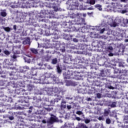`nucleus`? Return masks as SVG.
Segmentation results:
<instances>
[{"label": "nucleus", "mask_w": 128, "mask_h": 128, "mask_svg": "<svg viewBox=\"0 0 128 128\" xmlns=\"http://www.w3.org/2000/svg\"><path fill=\"white\" fill-rule=\"evenodd\" d=\"M107 49L109 50H114V48H112V46H108Z\"/></svg>", "instance_id": "obj_36"}, {"label": "nucleus", "mask_w": 128, "mask_h": 128, "mask_svg": "<svg viewBox=\"0 0 128 128\" xmlns=\"http://www.w3.org/2000/svg\"><path fill=\"white\" fill-rule=\"evenodd\" d=\"M108 88L110 90H114V88L112 86H108Z\"/></svg>", "instance_id": "obj_38"}, {"label": "nucleus", "mask_w": 128, "mask_h": 128, "mask_svg": "<svg viewBox=\"0 0 128 128\" xmlns=\"http://www.w3.org/2000/svg\"><path fill=\"white\" fill-rule=\"evenodd\" d=\"M125 42H128V39L125 40Z\"/></svg>", "instance_id": "obj_52"}, {"label": "nucleus", "mask_w": 128, "mask_h": 128, "mask_svg": "<svg viewBox=\"0 0 128 128\" xmlns=\"http://www.w3.org/2000/svg\"><path fill=\"white\" fill-rule=\"evenodd\" d=\"M126 10H122V14H126Z\"/></svg>", "instance_id": "obj_48"}, {"label": "nucleus", "mask_w": 128, "mask_h": 128, "mask_svg": "<svg viewBox=\"0 0 128 128\" xmlns=\"http://www.w3.org/2000/svg\"><path fill=\"white\" fill-rule=\"evenodd\" d=\"M88 10H94V8L90 7V8H88Z\"/></svg>", "instance_id": "obj_46"}, {"label": "nucleus", "mask_w": 128, "mask_h": 128, "mask_svg": "<svg viewBox=\"0 0 128 128\" xmlns=\"http://www.w3.org/2000/svg\"><path fill=\"white\" fill-rule=\"evenodd\" d=\"M2 52V50L0 49V53Z\"/></svg>", "instance_id": "obj_59"}, {"label": "nucleus", "mask_w": 128, "mask_h": 128, "mask_svg": "<svg viewBox=\"0 0 128 128\" xmlns=\"http://www.w3.org/2000/svg\"><path fill=\"white\" fill-rule=\"evenodd\" d=\"M74 76H78L74 73H71L70 74H67L64 76L65 80H70V78H74Z\"/></svg>", "instance_id": "obj_3"}, {"label": "nucleus", "mask_w": 128, "mask_h": 128, "mask_svg": "<svg viewBox=\"0 0 128 128\" xmlns=\"http://www.w3.org/2000/svg\"><path fill=\"white\" fill-rule=\"evenodd\" d=\"M72 38V35H66V38L67 40H71Z\"/></svg>", "instance_id": "obj_19"}, {"label": "nucleus", "mask_w": 128, "mask_h": 128, "mask_svg": "<svg viewBox=\"0 0 128 128\" xmlns=\"http://www.w3.org/2000/svg\"><path fill=\"white\" fill-rule=\"evenodd\" d=\"M4 54H6V56H8L10 55V52H8V50H5L4 51Z\"/></svg>", "instance_id": "obj_35"}, {"label": "nucleus", "mask_w": 128, "mask_h": 128, "mask_svg": "<svg viewBox=\"0 0 128 128\" xmlns=\"http://www.w3.org/2000/svg\"><path fill=\"white\" fill-rule=\"evenodd\" d=\"M76 114H78V116H80L81 114H82V111H77Z\"/></svg>", "instance_id": "obj_33"}, {"label": "nucleus", "mask_w": 128, "mask_h": 128, "mask_svg": "<svg viewBox=\"0 0 128 128\" xmlns=\"http://www.w3.org/2000/svg\"><path fill=\"white\" fill-rule=\"evenodd\" d=\"M97 96H98V98H100V94H97Z\"/></svg>", "instance_id": "obj_49"}, {"label": "nucleus", "mask_w": 128, "mask_h": 128, "mask_svg": "<svg viewBox=\"0 0 128 128\" xmlns=\"http://www.w3.org/2000/svg\"><path fill=\"white\" fill-rule=\"evenodd\" d=\"M48 114V110H46V108H44L41 111H40V114H44V116H46V114Z\"/></svg>", "instance_id": "obj_11"}, {"label": "nucleus", "mask_w": 128, "mask_h": 128, "mask_svg": "<svg viewBox=\"0 0 128 128\" xmlns=\"http://www.w3.org/2000/svg\"><path fill=\"white\" fill-rule=\"evenodd\" d=\"M40 94H42V93H40Z\"/></svg>", "instance_id": "obj_62"}, {"label": "nucleus", "mask_w": 128, "mask_h": 128, "mask_svg": "<svg viewBox=\"0 0 128 128\" xmlns=\"http://www.w3.org/2000/svg\"><path fill=\"white\" fill-rule=\"evenodd\" d=\"M95 8H98L100 10H102V5H100L99 4H96L95 5Z\"/></svg>", "instance_id": "obj_25"}, {"label": "nucleus", "mask_w": 128, "mask_h": 128, "mask_svg": "<svg viewBox=\"0 0 128 128\" xmlns=\"http://www.w3.org/2000/svg\"><path fill=\"white\" fill-rule=\"evenodd\" d=\"M89 4L92 5L94 4H96V0H90Z\"/></svg>", "instance_id": "obj_24"}, {"label": "nucleus", "mask_w": 128, "mask_h": 128, "mask_svg": "<svg viewBox=\"0 0 128 128\" xmlns=\"http://www.w3.org/2000/svg\"><path fill=\"white\" fill-rule=\"evenodd\" d=\"M57 63H58V59L56 58H55L52 60V64H56Z\"/></svg>", "instance_id": "obj_22"}, {"label": "nucleus", "mask_w": 128, "mask_h": 128, "mask_svg": "<svg viewBox=\"0 0 128 128\" xmlns=\"http://www.w3.org/2000/svg\"><path fill=\"white\" fill-rule=\"evenodd\" d=\"M66 102L64 100H62L60 104V108L62 109V108H66Z\"/></svg>", "instance_id": "obj_7"}, {"label": "nucleus", "mask_w": 128, "mask_h": 128, "mask_svg": "<svg viewBox=\"0 0 128 128\" xmlns=\"http://www.w3.org/2000/svg\"><path fill=\"white\" fill-rule=\"evenodd\" d=\"M9 120H14V116H10L8 117Z\"/></svg>", "instance_id": "obj_37"}, {"label": "nucleus", "mask_w": 128, "mask_h": 128, "mask_svg": "<svg viewBox=\"0 0 128 128\" xmlns=\"http://www.w3.org/2000/svg\"><path fill=\"white\" fill-rule=\"evenodd\" d=\"M57 71L58 74H60V72H62V70L60 67L57 68Z\"/></svg>", "instance_id": "obj_32"}, {"label": "nucleus", "mask_w": 128, "mask_h": 128, "mask_svg": "<svg viewBox=\"0 0 128 128\" xmlns=\"http://www.w3.org/2000/svg\"><path fill=\"white\" fill-rule=\"evenodd\" d=\"M13 28L14 30H16V26L14 25L13 26Z\"/></svg>", "instance_id": "obj_45"}, {"label": "nucleus", "mask_w": 128, "mask_h": 128, "mask_svg": "<svg viewBox=\"0 0 128 128\" xmlns=\"http://www.w3.org/2000/svg\"><path fill=\"white\" fill-rule=\"evenodd\" d=\"M42 124H46V120H42Z\"/></svg>", "instance_id": "obj_47"}, {"label": "nucleus", "mask_w": 128, "mask_h": 128, "mask_svg": "<svg viewBox=\"0 0 128 128\" xmlns=\"http://www.w3.org/2000/svg\"><path fill=\"white\" fill-rule=\"evenodd\" d=\"M118 26V24L116 22H113L111 25V26H113L114 28H116Z\"/></svg>", "instance_id": "obj_29"}, {"label": "nucleus", "mask_w": 128, "mask_h": 128, "mask_svg": "<svg viewBox=\"0 0 128 128\" xmlns=\"http://www.w3.org/2000/svg\"><path fill=\"white\" fill-rule=\"evenodd\" d=\"M110 119L109 118L106 119V124H110Z\"/></svg>", "instance_id": "obj_28"}, {"label": "nucleus", "mask_w": 128, "mask_h": 128, "mask_svg": "<svg viewBox=\"0 0 128 128\" xmlns=\"http://www.w3.org/2000/svg\"><path fill=\"white\" fill-rule=\"evenodd\" d=\"M67 108L68 110H70L72 108V106L70 105L67 106Z\"/></svg>", "instance_id": "obj_42"}, {"label": "nucleus", "mask_w": 128, "mask_h": 128, "mask_svg": "<svg viewBox=\"0 0 128 128\" xmlns=\"http://www.w3.org/2000/svg\"><path fill=\"white\" fill-rule=\"evenodd\" d=\"M110 106H111V108H116V102H112L110 105Z\"/></svg>", "instance_id": "obj_23"}, {"label": "nucleus", "mask_w": 128, "mask_h": 128, "mask_svg": "<svg viewBox=\"0 0 128 128\" xmlns=\"http://www.w3.org/2000/svg\"><path fill=\"white\" fill-rule=\"evenodd\" d=\"M29 78H32V76H30Z\"/></svg>", "instance_id": "obj_57"}, {"label": "nucleus", "mask_w": 128, "mask_h": 128, "mask_svg": "<svg viewBox=\"0 0 128 128\" xmlns=\"http://www.w3.org/2000/svg\"><path fill=\"white\" fill-rule=\"evenodd\" d=\"M3 28L4 30H5V32H10V27H4Z\"/></svg>", "instance_id": "obj_21"}, {"label": "nucleus", "mask_w": 128, "mask_h": 128, "mask_svg": "<svg viewBox=\"0 0 128 128\" xmlns=\"http://www.w3.org/2000/svg\"><path fill=\"white\" fill-rule=\"evenodd\" d=\"M54 46L55 48H60V44H58V42H56L54 44Z\"/></svg>", "instance_id": "obj_15"}, {"label": "nucleus", "mask_w": 128, "mask_h": 128, "mask_svg": "<svg viewBox=\"0 0 128 128\" xmlns=\"http://www.w3.org/2000/svg\"><path fill=\"white\" fill-rule=\"evenodd\" d=\"M126 0H120L122 2H126Z\"/></svg>", "instance_id": "obj_51"}, {"label": "nucleus", "mask_w": 128, "mask_h": 128, "mask_svg": "<svg viewBox=\"0 0 128 128\" xmlns=\"http://www.w3.org/2000/svg\"><path fill=\"white\" fill-rule=\"evenodd\" d=\"M126 128H128V126H126Z\"/></svg>", "instance_id": "obj_61"}, {"label": "nucleus", "mask_w": 128, "mask_h": 128, "mask_svg": "<svg viewBox=\"0 0 128 128\" xmlns=\"http://www.w3.org/2000/svg\"><path fill=\"white\" fill-rule=\"evenodd\" d=\"M122 66H124V65H122Z\"/></svg>", "instance_id": "obj_63"}, {"label": "nucleus", "mask_w": 128, "mask_h": 128, "mask_svg": "<svg viewBox=\"0 0 128 128\" xmlns=\"http://www.w3.org/2000/svg\"><path fill=\"white\" fill-rule=\"evenodd\" d=\"M28 112H29L30 114V112H32V110H28Z\"/></svg>", "instance_id": "obj_56"}, {"label": "nucleus", "mask_w": 128, "mask_h": 128, "mask_svg": "<svg viewBox=\"0 0 128 128\" xmlns=\"http://www.w3.org/2000/svg\"><path fill=\"white\" fill-rule=\"evenodd\" d=\"M51 58L52 57L50 56V55L47 54L44 56V58L46 62H49V60H50Z\"/></svg>", "instance_id": "obj_13"}, {"label": "nucleus", "mask_w": 128, "mask_h": 128, "mask_svg": "<svg viewBox=\"0 0 128 128\" xmlns=\"http://www.w3.org/2000/svg\"><path fill=\"white\" fill-rule=\"evenodd\" d=\"M2 88H0V94H2Z\"/></svg>", "instance_id": "obj_54"}, {"label": "nucleus", "mask_w": 128, "mask_h": 128, "mask_svg": "<svg viewBox=\"0 0 128 128\" xmlns=\"http://www.w3.org/2000/svg\"><path fill=\"white\" fill-rule=\"evenodd\" d=\"M73 42H78V40L76 38H74Z\"/></svg>", "instance_id": "obj_40"}, {"label": "nucleus", "mask_w": 128, "mask_h": 128, "mask_svg": "<svg viewBox=\"0 0 128 128\" xmlns=\"http://www.w3.org/2000/svg\"><path fill=\"white\" fill-rule=\"evenodd\" d=\"M38 72V71L36 69H32L31 70V72L30 74L32 76H36V74Z\"/></svg>", "instance_id": "obj_9"}, {"label": "nucleus", "mask_w": 128, "mask_h": 128, "mask_svg": "<svg viewBox=\"0 0 128 128\" xmlns=\"http://www.w3.org/2000/svg\"><path fill=\"white\" fill-rule=\"evenodd\" d=\"M33 88H34V86L30 84L28 85V90H28V92H32V90Z\"/></svg>", "instance_id": "obj_16"}, {"label": "nucleus", "mask_w": 128, "mask_h": 128, "mask_svg": "<svg viewBox=\"0 0 128 128\" xmlns=\"http://www.w3.org/2000/svg\"><path fill=\"white\" fill-rule=\"evenodd\" d=\"M119 66H122V65H120V64H119Z\"/></svg>", "instance_id": "obj_60"}, {"label": "nucleus", "mask_w": 128, "mask_h": 128, "mask_svg": "<svg viewBox=\"0 0 128 128\" xmlns=\"http://www.w3.org/2000/svg\"><path fill=\"white\" fill-rule=\"evenodd\" d=\"M60 52H66V48H61L60 49Z\"/></svg>", "instance_id": "obj_41"}, {"label": "nucleus", "mask_w": 128, "mask_h": 128, "mask_svg": "<svg viewBox=\"0 0 128 128\" xmlns=\"http://www.w3.org/2000/svg\"><path fill=\"white\" fill-rule=\"evenodd\" d=\"M1 16H3V17L6 16V12H1Z\"/></svg>", "instance_id": "obj_27"}, {"label": "nucleus", "mask_w": 128, "mask_h": 128, "mask_svg": "<svg viewBox=\"0 0 128 128\" xmlns=\"http://www.w3.org/2000/svg\"><path fill=\"white\" fill-rule=\"evenodd\" d=\"M26 68L27 70H28V66H26Z\"/></svg>", "instance_id": "obj_58"}, {"label": "nucleus", "mask_w": 128, "mask_h": 128, "mask_svg": "<svg viewBox=\"0 0 128 128\" xmlns=\"http://www.w3.org/2000/svg\"><path fill=\"white\" fill-rule=\"evenodd\" d=\"M125 72L124 70H120L118 68H116L114 70V74H124Z\"/></svg>", "instance_id": "obj_6"}, {"label": "nucleus", "mask_w": 128, "mask_h": 128, "mask_svg": "<svg viewBox=\"0 0 128 128\" xmlns=\"http://www.w3.org/2000/svg\"><path fill=\"white\" fill-rule=\"evenodd\" d=\"M126 48V46L124 44H120V50L119 52H124V49Z\"/></svg>", "instance_id": "obj_8"}, {"label": "nucleus", "mask_w": 128, "mask_h": 128, "mask_svg": "<svg viewBox=\"0 0 128 128\" xmlns=\"http://www.w3.org/2000/svg\"><path fill=\"white\" fill-rule=\"evenodd\" d=\"M76 120H78V122H80V117H76Z\"/></svg>", "instance_id": "obj_43"}, {"label": "nucleus", "mask_w": 128, "mask_h": 128, "mask_svg": "<svg viewBox=\"0 0 128 128\" xmlns=\"http://www.w3.org/2000/svg\"><path fill=\"white\" fill-rule=\"evenodd\" d=\"M108 56H114V54L112 53V52H110L109 54H108Z\"/></svg>", "instance_id": "obj_44"}, {"label": "nucleus", "mask_w": 128, "mask_h": 128, "mask_svg": "<svg viewBox=\"0 0 128 128\" xmlns=\"http://www.w3.org/2000/svg\"><path fill=\"white\" fill-rule=\"evenodd\" d=\"M78 8V4H77L76 5L72 4V10H76Z\"/></svg>", "instance_id": "obj_18"}, {"label": "nucleus", "mask_w": 128, "mask_h": 128, "mask_svg": "<svg viewBox=\"0 0 128 128\" xmlns=\"http://www.w3.org/2000/svg\"><path fill=\"white\" fill-rule=\"evenodd\" d=\"M41 32H42H42H44V30L42 29L41 30Z\"/></svg>", "instance_id": "obj_55"}, {"label": "nucleus", "mask_w": 128, "mask_h": 128, "mask_svg": "<svg viewBox=\"0 0 128 128\" xmlns=\"http://www.w3.org/2000/svg\"><path fill=\"white\" fill-rule=\"evenodd\" d=\"M26 96H20L22 98L21 100H19L20 102H24L25 104H27L26 106H30V97Z\"/></svg>", "instance_id": "obj_2"}, {"label": "nucleus", "mask_w": 128, "mask_h": 128, "mask_svg": "<svg viewBox=\"0 0 128 128\" xmlns=\"http://www.w3.org/2000/svg\"><path fill=\"white\" fill-rule=\"evenodd\" d=\"M16 94L20 95V96H28L30 94V92H28V90H24V89L22 88H20V89H18L16 90Z\"/></svg>", "instance_id": "obj_1"}, {"label": "nucleus", "mask_w": 128, "mask_h": 128, "mask_svg": "<svg viewBox=\"0 0 128 128\" xmlns=\"http://www.w3.org/2000/svg\"><path fill=\"white\" fill-rule=\"evenodd\" d=\"M110 110H107L106 109L104 110V116H108L110 113Z\"/></svg>", "instance_id": "obj_10"}, {"label": "nucleus", "mask_w": 128, "mask_h": 128, "mask_svg": "<svg viewBox=\"0 0 128 128\" xmlns=\"http://www.w3.org/2000/svg\"><path fill=\"white\" fill-rule=\"evenodd\" d=\"M124 112H126V114H128V104L124 108Z\"/></svg>", "instance_id": "obj_30"}, {"label": "nucleus", "mask_w": 128, "mask_h": 128, "mask_svg": "<svg viewBox=\"0 0 128 128\" xmlns=\"http://www.w3.org/2000/svg\"><path fill=\"white\" fill-rule=\"evenodd\" d=\"M46 110H47V112H52V110H54V108L52 106H50L49 107L46 108Z\"/></svg>", "instance_id": "obj_17"}, {"label": "nucleus", "mask_w": 128, "mask_h": 128, "mask_svg": "<svg viewBox=\"0 0 128 128\" xmlns=\"http://www.w3.org/2000/svg\"><path fill=\"white\" fill-rule=\"evenodd\" d=\"M42 28H44L45 34L46 36H50V29L48 28V26L46 25V24H43L42 26Z\"/></svg>", "instance_id": "obj_5"}, {"label": "nucleus", "mask_w": 128, "mask_h": 128, "mask_svg": "<svg viewBox=\"0 0 128 128\" xmlns=\"http://www.w3.org/2000/svg\"><path fill=\"white\" fill-rule=\"evenodd\" d=\"M98 120H104V118L103 116H99Z\"/></svg>", "instance_id": "obj_34"}, {"label": "nucleus", "mask_w": 128, "mask_h": 128, "mask_svg": "<svg viewBox=\"0 0 128 128\" xmlns=\"http://www.w3.org/2000/svg\"><path fill=\"white\" fill-rule=\"evenodd\" d=\"M31 52L33 53V54H38V50L34 49V48H32L31 49Z\"/></svg>", "instance_id": "obj_26"}, {"label": "nucleus", "mask_w": 128, "mask_h": 128, "mask_svg": "<svg viewBox=\"0 0 128 128\" xmlns=\"http://www.w3.org/2000/svg\"><path fill=\"white\" fill-rule=\"evenodd\" d=\"M48 18H52V16H48Z\"/></svg>", "instance_id": "obj_53"}, {"label": "nucleus", "mask_w": 128, "mask_h": 128, "mask_svg": "<svg viewBox=\"0 0 128 128\" xmlns=\"http://www.w3.org/2000/svg\"><path fill=\"white\" fill-rule=\"evenodd\" d=\"M84 122L85 124H90V120L89 119H86L84 120Z\"/></svg>", "instance_id": "obj_31"}, {"label": "nucleus", "mask_w": 128, "mask_h": 128, "mask_svg": "<svg viewBox=\"0 0 128 128\" xmlns=\"http://www.w3.org/2000/svg\"><path fill=\"white\" fill-rule=\"evenodd\" d=\"M79 128H88V127L86 126V125L84 124H81L79 126Z\"/></svg>", "instance_id": "obj_20"}, {"label": "nucleus", "mask_w": 128, "mask_h": 128, "mask_svg": "<svg viewBox=\"0 0 128 128\" xmlns=\"http://www.w3.org/2000/svg\"><path fill=\"white\" fill-rule=\"evenodd\" d=\"M30 38H27L26 40L23 41L24 44H30Z\"/></svg>", "instance_id": "obj_12"}, {"label": "nucleus", "mask_w": 128, "mask_h": 128, "mask_svg": "<svg viewBox=\"0 0 128 128\" xmlns=\"http://www.w3.org/2000/svg\"><path fill=\"white\" fill-rule=\"evenodd\" d=\"M56 122V116L52 114L49 120L48 121V124H54V122Z\"/></svg>", "instance_id": "obj_4"}, {"label": "nucleus", "mask_w": 128, "mask_h": 128, "mask_svg": "<svg viewBox=\"0 0 128 128\" xmlns=\"http://www.w3.org/2000/svg\"><path fill=\"white\" fill-rule=\"evenodd\" d=\"M46 75L42 74L41 76L40 77V82H44L46 80Z\"/></svg>", "instance_id": "obj_14"}, {"label": "nucleus", "mask_w": 128, "mask_h": 128, "mask_svg": "<svg viewBox=\"0 0 128 128\" xmlns=\"http://www.w3.org/2000/svg\"><path fill=\"white\" fill-rule=\"evenodd\" d=\"M13 58L16 59V55L13 56Z\"/></svg>", "instance_id": "obj_50"}, {"label": "nucleus", "mask_w": 128, "mask_h": 128, "mask_svg": "<svg viewBox=\"0 0 128 128\" xmlns=\"http://www.w3.org/2000/svg\"><path fill=\"white\" fill-rule=\"evenodd\" d=\"M104 30H106V29L104 28L102 29L100 31V34H104Z\"/></svg>", "instance_id": "obj_39"}]
</instances>
